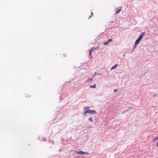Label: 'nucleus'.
<instances>
[{"instance_id":"1","label":"nucleus","mask_w":158,"mask_h":158,"mask_svg":"<svg viewBox=\"0 0 158 158\" xmlns=\"http://www.w3.org/2000/svg\"><path fill=\"white\" fill-rule=\"evenodd\" d=\"M86 112H87L88 113H90L91 114H96L97 112L96 111L93 110H86Z\"/></svg>"},{"instance_id":"2","label":"nucleus","mask_w":158,"mask_h":158,"mask_svg":"<svg viewBox=\"0 0 158 158\" xmlns=\"http://www.w3.org/2000/svg\"><path fill=\"white\" fill-rule=\"evenodd\" d=\"M145 35V32H142L141 34L139 35V37L138 38V39L140 40H141V39H142L143 37Z\"/></svg>"},{"instance_id":"3","label":"nucleus","mask_w":158,"mask_h":158,"mask_svg":"<svg viewBox=\"0 0 158 158\" xmlns=\"http://www.w3.org/2000/svg\"><path fill=\"white\" fill-rule=\"evenodd\" d=\"M98 48V47L95 48L94 49H93L92 48L91 49L89 50V54L90 56L91 57V52L94 50V49H96V48Z\"/></svg>"},{"instance_id":"4","label":"nucleus","mask_w":158,"mask_h":158,"mask_svg":"<svg viewBox=\"0 0 158 158\" xmlns=\"http://www.w3.org/2000/svg\"><path fill=\"white\" fill-rule=\"evenodd\" d=\"M141 40L138 39L135 41V45H137V44H139Z\"/></svg>"},{"instance_id":"5","label":"nucleus","mask_w":158,"mask_h":158,"mask_svg":"<svg viewBox=\"0 0 158 158\" xmlns=\"http://www.w3.org/2000/svg\"><path fill=\"white\" fill-rule=\"evenodd\" d=\"M77 153L80 155H82L84 154V152L82 151H79V152H77Z\"/></svg>"},{"instance_id":"6","label":"nucleus","mask_w":158,"mask_h":158,"mask_svg":"<svg viewBox=\"0 0 158 158\" xmlns=\"http://www.w3.org/2000/svg\"><path fill=\"white\" fill-rule=\"evenodd\" d=\"M117 67V64H116L114 66H113L111 69V70L113 69L116 68Z\"/></svg>"},{"instance_id":"7","label":"nucleus","mask_w":158,"mask_h":158,"mask_svg":"<svg viewBox=\"0 0 158 158\" xmlns=\"http://www.w3.org/2000/svg\"><path fill=\"white\" fill-rule=\"evenodd\" d=\"M93 77H92V78H89L88 79V80L86 81L87 82H89L90 81H92L93 80Z\"/></svg>"},{"instance_id":"8","label":"nucleus","mask_w":158,"mask_h":158,"mask_svg":"<svg viewBox=\"0 0 158 158\" xmlns=\"http://www.w3.org/2000/svg\"><path fill=\"white\" fill-rule=\"evenodd\" d=\"M131 109H132V107H129L128 108V109L126 110L124 112H123V113H124L125 112H126V111H129L130 110H131Z\"/></svg>"},{"instance_id":"9","label":"nucleus","mask_w":158,"mask_h":158,"mask_svg":"<svg viewBox=\"0 0 158 158\" xmlns=\"http://www.w3.org/2000/svg\"><path fill=\"white\" fill-rule=\"evenodd\" d=\"M90 107L89 106H87V107H84V110H86V109L87 110H89V109H90Z\"/></svg>"},{"instance_id":"10","label":"nucleus","mask_w":158,"mask_h":158,"mask_svg":"<svg viewBox=\"0 0 158 158\" xmlns=\"http://www.w3.org/2000/svg\"><path fill=\"white\" fill-rule=\"evenodd\" d=\"M85 112L84 113H82V114L84 115H85L86 114H87V112H86V110H85Z\"/></svg>"},{"instance_id":"11","label":"nucleus","mask_w":158,"mask_h":158,"mask_svg":"<svg viewBox=\"0 0 158 158\" xmlns=\"http://www.w3.org/2000/svg\"><path fill=\"white\" fill-rule=\"evenodd\" d=\"M89 87L91 88H95L96 87V84L93 85H90Z\"/></svg>"},{"instance_id":"12","label":"nucleus","mask_w":158,"mask_h":158,"mask_svg":"<svg viewBox=\"0 0 158 158\" xmlns=\"http://www.w3.org/2000/svg\"><path fill=\"white\" fill-rule=\"evenodd\" d=\"M93 16V13L92 12L91 14V15L89 16V17L88 18V19H89L90 18H91Z\"/></svg>"},{"instance_id":"13","label":"nucleus","mask_w":158,"mask_h":158,"mask_svg":"<svg viewBox=\"0 0 158 158\" xmlns=\"http://www.w3.org/2000/svg\"><path fill=\"white\" fill-rule=\"evenodd\" d=\"M158 140V136L157 137H155L153 139V140H154L155 141H156Z\"/></svg>"},{"instance_id":"14","label":"nucleus","mask_w":158,"mask_h":158,"mask_svg":"<svg viewBox=\"0 0 158 158\" xmlns=\"http://www.w3.org/2000/svg\"><path fill=\"white\" fill-rule=\"evenodd\" d=\"M121 10V9H120L119 10H117L115 14H118V13H119L120 11Z\"/></svg>"},{"instance_id":"15","label":"nucleus","mask_w":158,"mask_h":158,"mask_svg":"<svg viewBox=\"0 0 158 158\" xmlns=\"http://www.w3.org/2000/svg\"><path fill=\"white\" fill-rule=\"evenodd\" d=\"M89 120L91 122H93V121L92 118L91 117H90L89 118Z\"/></svg>"},{"instance_id":"16","label":"nucleus","mask_w":158,"mask_h":158,"mask_svg":"<svg viewBox=\"0 0 158 158\" xmlns=\"http://www.w3.org/2000/svg\"><path fill=\"white\" fill-rule=\"evenodd\" d=\"M108 43H109V42H108L107 41L106 42H104V45H107V44H108Z\"/></svg>"},{"instance_id":"17","label":"nucleus","mask_w":158,"mask_h":158,"mask_svg":"<svg viewBox=\"0 0 158 158\" xmlns=\"http://www.w3.org/2000/svg\"><path fill=\"white\" fill-rule=\"evenodd\" d=\"M84 154H85L88 155L89 154V153L88 152H84Z\"/></svg>"},{"instance_id":"18","label":"nucleus","mask_w":158,"mask_h":158,"mask_svg":"<svg viewBox=\"0 0 158 158\" xmlns=\"http://www.w3.org/2000/svg\"><path fill=\"white\" fill-rule=\"evenodd\" d=\"M112 39H109L108 41H107L109 42H110L111 41H112Z\"/></svg>"},{"instance_id":"19","label":"nucleus","mask_w":158,"mask_h":158,"mask_svg":"<svg viewBox=\"0 0 158 158\" xmlns=\"http://www.w3.org/2000/svg\"><path fill=\"white\" fill-rule=\"evenodd\" d=\"M43 140L44 141H45L46 140V138L45 137L43 138Z\"/></svg>"},{"instance_id":"20","label":"nucleus","mask_w":158,"mask_h":158,"mask_svg":"<svg viewBox=\"0 0 158 158\" xmlns=\"http://www.w3.org/2000/svg\"><path fill=\"white\" fill-rule=\"evenodd\" d=\"M156 147H158V142L156 144Z\"/></svg>"},{"instance_id":"21","label":"nucleus","mask_w":158,"mask_h":158,"mask_svg":"<svg viewBox=\"0 0 158 158\" xmlns=\"http://www.w3.org/2000/svg\"><path fill=\"white\" fill-rule=\"evenodd\" d=\"M136 45H135H135L134 46V48H135L136 47Z\"/></svg>"},{"instance_id":"22","label":"nucleus","mask_w":158,"mask_h":158,"mask_svg":"<svg viewBox=\"0 0 158 158\" xmlns=\"http://www.w3.org/2000/svg\"><path fill=\"white\" fill-rule=\"evenodd\" d=\"M117 89H115L114 90V92H116V91H117Z\"/></svg>"},{"instance_id":"23","label":"nucleus","mask_w":158,"mask_h":158,"mask_svg":"<svg viewBox=\"0 0 158 158\" xmlns=\"http://www.w3.org/2000/svg\"><path fill=\"white\" fill-rule=\"evenodd\" d=\"M92 127H88V128H88L89 129V128H92Z\"/></svg>"}]
</instances>
